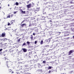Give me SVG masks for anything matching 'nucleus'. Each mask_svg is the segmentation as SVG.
<instances>
[{
  "instance_id": "9",
  "label": "nucleus",
  "mask_w": 74,
  "mask_h": 74,
  "mask_svg": "<svg viewBox=\"0 0 74 74\" xmlns=\"http://www.w3.org/2000/svg\"><path fill=\"white\" fill-rule=\"evenodd\" d=\"M22 49L23 50L24 52H27V49H26L23 48Z\"/></svg>"
},
{
  "instance_id": "26",
  "label": "nucleus",
  "mask_w": 74,
  "mask_h": 74,
  "mask_svg": "<svg viewBox=\"0 0 74 74\" xmlns=\"http://www.w3.org/2000/svg\"><path fill=\"white\" fill-rule=\"evenodd\" d=\"M43 63H46V61H43Z\"/></svg>"
},
{
  "instance_id": "52",
  "label": "nucleus",
  "mask_w": 74,
  "mask_h": 74,
  "mask_svg": "<svg viewBox=\"0 0 74 74\" xmlns=\"http://www.w3.org/2000/svg\"><path fill=\"white\" fill-rule=\"evenodd\" d=\"M30 1L32 0H30Z\"/></svg>"
},
{
  "instance_id": "27",
  "label": "nucleus",
  "mask_w": 74,
  "mask_h": 74,
  "mask_svg": "<svg viewBox=\"0 0 74 74\" xmlns=\"http://www.w3.org/2000/svg\"><path fill=\"white\" fill-rule=\"evenodd\" d=\"M10 16H11V18H12V16H14V15H13L12 14H11Z\"/></svg>"
},
{
  "instance_id": "45",
  "label": "nucleus",
  "mask_w": 74,
  "mask_h": 74,
  "mask_svg": "<svg viewBox=\"0 0 74 74\" xmlns=\"http://www.w3.org/2000/svg\"><path fill=\"white\" fill-rule=\"evenodd\" d=\"M23 30V31H24V29H22Z\"/></svg>"
},
{
  "instance_id": "7",
  "label": "nucleus",
  "mask_w": 74,
  "mask_h": 74,
  "mask_svg": "<svg viewBox=\"0 0 74 74\" xmlns=\"http://www.w3.org/2000/svg\"><path fill=\"white\" fill-rule=\"evenodd\" d=\"M1 36L2 37H4V36H5V33L4 32L2 33L1 34Z\"/></svg>"
},
{
  "instance_id": "31",
  "label": "nucleus",
  "mask_w": 74,
  "mask_h": 74,
  "mask_svg": "<svg viewBox=\"0 0 74 74\" xmlns=\"http://www.w3.org/2000/svg\"><path fill=\"white\" fill-rule=\"evenodd\" d=\"M48 46H49V45H46L45 46V47H48Z\"/></svg>"
},
{
  "instance_id": "36",
  "label": "nucleus",
  "mask_w": 74,
  "mask_h": 74,
  "mask_svg": "<svg viewBox=\"0 0 74 74\" xmlns=\"http://www.w3.org/2000/svg\"><path fill=\"white\" fill-rule=\"evenodd\" d=\"M1 8H1V6H0V10H1Z\"/></svg>"
},
{
  "instance_id": "41",
  "label": "nucleus",
  "mask_w": 74,
  "mask_h": 74,
  "mask_svg": "<svg viewBox=\"0 0 74 74\" xmlns=\"http://www.w3.org/2000/svg\"><path fill=\"white\" fill-rule=\"evenodd\" d=\"M72 72H73V71H71V73H72Z\"/></svg>"
},
{
  "instance_id": "29",
  "label": "nucleus",
  "mask_w": 74,
  "mask_h": 74,
  "mask_svg": "<svg viewBox=\"0 0 74 74\" xmlns=\"http://www.w3.org/2000/svg\"><path fill=\"white\" fill-rule=\"evenodd\" d=\"M35 44H37V41H35Z\"/></svg>"
},
{
  "instance_id": "4",
  "label": "nucleus",
  "mask_w": 74,
  "mask_h": 74,
  "mask_svg": "<svg viewBox=\"0 0 74 74\" xmlns=\"http://www.w3.org/2000/svg\"><path fill=\"white\" fill-rule=\"evenodd\" d=\"M73 51H74V50H70L68 53L69 55H71V53H73Z\"/></svg>"
},
{
  "instance_id": "19",
  "label": "nucleus",
  "mask_w": 74,
  "mask_h": 74,
  "mask_svg": "<svg viewBox=\"0 0 74 74\" xmlns=\"http://www.w3.org/2000/svg\"><path fill=\"white\" fill-rule=\"evenodd\" d=\"M27 44L28 45H30V42H29V41H27Z\"/></svg>"
},
{
  "instance_id": "14",
  "label": "nucleus",
  "mask_w": 74,
  "mask_h": 74,
  "mask_svg": "<svg viewBox=\"0 0 74 74\" xmlns=\"http://www.w3.org/2000/svg\"><path fill=\"white\" fill-rule=\"evenodd\" d=\"M52 69V66H49V67L48 68V70H50V69Z\"/></svg>"
},
{
  "instance_id": "6",
  "label": "nucleus",
  "mask_w": 74,
  "mask_h": 74,
  "mask_svg": "<svg viewBox=\"0 0 74 74\" xmlns=\"http://www.w3.org/2000/svg\"><path fill=\"white\" fill-rule=\"evenodd\" d=\"M26 26V23H24V24H22L21 25V27H24V26Z\"/></svg>"
},
{
  "instance_id": "42",
  "label": "nucleus",
  "mask_w": 74,
  "mask_h": 74,
  "mask_svg": "<svg viewBox=\"0 0 74 74\" xmlns=\"http://www.w3.org/2000/svg\"><path fill=\"white\" fill-rule=\"evenodd\" d=\"M73 37V39H74V36Z\"/></svg>"
},
{
  "instance_id": "43",
  "label": "nucleus",
  "mask_w": 74,
  "mask_h": 74,
  "mask_svg": "<svg viewBox=\"0 0 74 74\" xmlns=\"http://www.w3.org/2000/svg\"><path fill=\"white\" fill-rule=\"evenodd\" d=\"M59 33H60H60H61V32H59Z\"/></svg>"
},
{
  "instance_id": "17",
  "label": "nucleus",
  "mask_w": 74,
  "mask_h": 74,
  "mask_svg": "<svg viewBox=\"0 0 74 74\" xmlns=\"http://www.w3.org/2000/svg\"><path fill=\"white\" fill-rule=\"evenodd\" d=\"M37 71H38V72H41V69L38 70H37Z\"/></svg>"
},
{
  "instance_id": "38",
  "label": "nucleus",
  "mask_w": 74,
  "mask_h": 74,
  "mask_svg": "<svg viewBox=\"0 0 74 74\" xmlns=\"http://www.w3.org/2000/svg\"><path fill=\"white\" fill-rule=\"evenodd\" d=\"M16 12H14V14H16Z\"/></svg>"
},
{
  "instance_id": "33",
  "label": "nucleus",
  "mask_w": 74,
  "mask_h": 74,
  "mask_svg": "<svg viewBox=\"0 0 74 74\" xmlns=\"http://www.w3.org/2000/svg\"><path fill=\"white\" fill-rule=\"evenodd\" d=\"M30 26H32L31 25V24H30L29 25V27H30Z\"/></svg>"
},
{
  "instance_id": "32",
  "label": "nucleus",
  "mask_w": 74,
  "mask_h": 74,
  "mask_svg": "<svg viewBox=\"0 0 74 74\" xmlns=\"http://www.w3.org/2000/svg\"><path fill=\"white\" fill-rule=\"evenodd\" d=\"M33 35H34V36H35V33H33Z\"/></svg>"
},
{
  "instance_id": "25",
  "label": "nucleus",
  "mask_w": 74,
  "mask_h": 74,
  "mask_svg": "<svg viewBox=\"0 0 74 74\" xmlns=\"http://www.w3.org/2000/svg\"><path fill=\"white\" fill-rule=\"evenodd\" d=\"M10 18V15H9L7 16V18Z\"/></svg>"
},
{
  "instance_id": "12",
  "label": "nucleus",
  "mask_w": 74,
  "mask_h": 74,
  "mask_svg": "<svg viewBox=\"0 0 74 74\" xmlns=\"http://www.w3.org/2000/svg\"><path fill=\"white\" fill-rule=\"evenodd\" d=\"M30 38L32 40H33V35H30Z\"/></svg>"
},
{
  "instance_id": "24",
  "label": "nucleus",
  "mask_w": 74,
  "mask_h": 74,
  "mask_svg": "<svg viewBox=\"0 0 74 74\" xmlns=\"http://www.w3.org/2000/svg\"><path fill=\"white\" fill-rule=\"evenodd\" d=\"M18 4H19V3L18 2H16V5H18Z\"/></svg>"
},
{
  "instance_id": "23",
  "label": "nucleus",
  "mask_w": 74,
  "mask_h": 74,
  "mask_svg": "<svg viewBox=\"0 0 74 74\" xmlns=\"http://www.w3.org/2000/svg\"><path fill=\"white\" fill-rule=\"evenodd\" d=\"M26 45V43H25V42L22 45V47H23V46H24V45Z\"/></svg>"
},
{
  "instance_id": "8",
  "label": "nucleus",
  "mask_w": 74,
  "mask_h": 74,
  "mask_svg": "<svg viewBox=\"0 0 74 74\" xmlns=\"http://www.w3.org/2000/svg\"><path fill=\"white\" fill-rule=\"evenodd\" d=\"M27 8H31V4L29 3V4L27 5Z\"/></svg>"
},
{
  "instance_id": "39",
  "label": "nucleus",
  "mask_w": 74,
  "mask_h": 74,
  "mask_svg": "<svg viewBox=\"0 0 74 74\" xmlns=\"http://www.w3.org/2000/svg\"><path fill=\"white\" fill-rule=\"evenodd\" d=\"M29 1L27 2V4H29Z\"/></svg>"
},
{
  "instance_id": "30",
  "label": "nucleus",
  "mask_w": 74,
  "mask_h": 74,
  "mask_svg": "<svg viewBox=\"0 0 74 74\" xmlns=\"http://www.w3.org/2000/svg\"><path fill=\"white\" fill-rule=\"evenodd\" d=\"M10 43H12V41H10Z\"/></svg>"
},
{
  "instance_id": "2",
  "label": "nucleus",
  "mask_w": 74,
  "mask_h": 74,
  "mask_svg": "<svg viewBox=\"0 0 74 74\" xmlns=\"http://www.w3.org/2000/svg\"><path fill=\"white\" fill-rule=\"evenodd\" d=\"M19 10H20V12L23 14H26V11H23L21 9H20Z\"/></svg>"
},
{
  "instance_id": "49",
  "label": "nucleus",
  "mask_w": 74,
  "mask_h": 74,
  "mask_svg": "<svg viewBox=\"0 0 74 74\" xmlns=\"http://www.w3.org/2000/svg\"><path fill=\"white\" fill-rule=\"evenodd\" d=\"M27 69H29V68H27Z\"/></svg>"
},
{
  "instance_id": "13",
  "label": "nucleus",
  "mask_w": 74,
  "mask_h": 74,
  "mask_svg": "<svg viewBox=\"0 0 74 74\" xmlns=\"http://www.w3.org/2000/svg\"><path fill=\"white\" fill-rule=\"evenodd\" d=\"M31 6H32V7H33V6H34V3L33 2H32V4H31Z\"/></svg>"
},
{
  "instance_id": "44",
  "label": "nucleus",
  "mask_w": 74,
  "mask_h": 74,
  "mask_svg": "<svg viewBox=\"0 0 74 74\" xmlns=\"http://www.w3.org/2000/svg\"><path fill=\"white\" fill-rule=\"evenodd\" d=\"M12 73H14V72H13V71H12Z\"/></svg>"
},
{
  "instance_id": "34",
  "label": "nucleus",
  "mask_w": 74,
  "mask_h": 74,
  "mask_svg": "<svg viewBox=\"0 0 74 74\" xmlns=\"http://www.w3.org/2000/svg\"><path fill=\"white\" fill-rule=\"evenodd\" d=\"M2 50H3V49H0V52H1V51H2Z\"/></svg>"
},
{
  "instance_id": "35",
  "label": "nucleus",
  "mask_w": 74,
  "mask_h": 74,
  "mask_svg": "<svg viewBox=\"0 0 74 74\" xmlns=\"http://www.w3.org/2000/svg\"><path fill=\"white\" fill-rule=\"evenodd\" d=\"M25 74H31L29 73H25Z\"/></svg>"
},
{
  "instance_id": "15",
  "label": "nucleus",
  "mask_w": 74,
  "mask_h": 74,
  "mask_svg": "<svg viewBox=\"0 0 74 74\" xmlns=\"http://www.w3.org/2000/svg\"><path fill=\"white\" fill-rule=\"evenodd\" d=\"M2 40H3V41H6L7 40V39L6 38H4L2 39Z\"/></svg>"
},
{
  "instance_id": "51",
  "label": "nucleus",
  "mask_w": 74,
  "mask_h": 74,
  "mask_svg": "<svg viewBox=\"0 0 74 74\" xmlns=\"http://www.w3.org/2000/svg\"><path fill=\"white\" fill-rule=\"evenodd\" d=\"M69 35V34L68 35V36Z\"/></svg>"
},
{
  "instance_id": "22",
  "label": "nucleus",
  "mask_w": 74,
  "mask_h": 74,
  "mask_svg": "<svg viewBox=\"0 0 74 74\" xmlns=\"http://www.w3.org/2000/svg\"><path fill=\"white\" fill-rule=\"evenodd\" d=\"M20 40H21V38L17 40L18 42H20Z\"/></svg>"
},
{
  "instance_id": "37",
  "label": "nucleus",
  "mask_w": 74,
  "mask_h": 74,
  "mask_svg": "<svg viewBox=\"0 0 74 74\" xmlns=\"http://www.w3.org/2000/svg\"><path fill=\"white\" fill-rule=\"evenodd\" d=\"M49 22H52V21H51V20H50L49 21Z\"/></svg>"
},
{
  "instance_id": "21",
  "label": "nucleus",
  "mask_w": 74,
  "mask_h": 74,
  "mask_svg": "<svg viewBox=\"0 0 74 74\" xmlns=\"http://www.w3.org/2000/svg\"><path fill=\"white\" fill-rule=\"evenodd\" d=\"M9 29V27H8V28H6L4 30H9L10 29Z\"/></svg>"
},
{
  "instance_id": "40",
  "label": "nucleus",
  "mask_w": 74,
  "mask_h": 74,
  "mask_svg": "<svg viewBox=\"0 0 74 74\" xmlns=\"http://www.w3.org/2000/svg\"><path fill=\"white\" fill-rule=\"evenodd\" d=\"M8 7H10V4H8Z\"/></svg>"
},
{
  "instance_id": "46",
  "label": "nucleus",
  "mask_w": 74,
  "mask_h": 74,
  "mask_svg": "<svg viewBox=\"0 0 74 74\" xmlns=\"http://www.w3.org/2000/svg\"><path fill=\"white\" fill-rule=\"evenodd\" d=\"M69 37H68L67 38H68V39H69Z\"/></svg>"
},
{
  "instance_id": "16",
  "label": "nucleus",
  "mask_w": 74,
  "mask_h": 74,
  "mask_svg": "<svg viewBox=\"0 0 74 74\" xmlns=\"http://www.w3.org/2000/svg\"><path fill=\"white\" fill-rule=\"evenodd\" d=\"M42 44H43V40H42L40 41V44L42 45Z\"/></svg>"
},
{
  "instance_id": "5",
  "label": "nucleus",
  "mask_w": 74,
  "mask_h": 74,
  "mask_svg": "<svg viewBox=\"0 0 74 74\" xmlns=\"http://www.w3.org/2000/svg\"><path fill=\"white\" fill-rule=\"evenodd\" d=\"M18 61V63H21V61H22V60L21 59V58H19L17 59Z\"/></svg>"
},
{
  "instance_id": "47",
  "label": "nucleus",
  "mask_w": 74,
  "mask_h": 74,
  "mask_svg": "<svg viewBox=\"0 0 74 74\" xmlns=\"http://www.w3.org/2000/svg\"><path fill=\"white\" fill-rule=\"evenodd\" d=\"M33 29H35V28L34 27V28H33Z\"/></svg>"
},
{
  "instance_id": "20",
  "label": "nucleus",
  "mask_w": 74,
  "mask_h": 74,
  "mask_svg": "<svg viewBox=\"0 0 74 74\" xmlns=\"http://www.w3.org/2000/svg\"><path fill=\"white\" fill-rule=\"evenodd\" d=\"M25 22V20H23V21H22L21 23V24H22L23 23V22Z\"/></svg>"
},
{
  "instance_id": "3",
  "label": "nucleus",
  "mask_w": 74,
  "mask_h": 74,
  "mask_svg": "<svg viewBox=\"0 0 74 74\" xmlns=\"http://www.w3.org/2000/svg\"><path fill=\"white\" fill-rule=\"evenodd\" d=\"M40 10V9L38 8H37L35 10H34V12L35 13H37L38 12V11Z\"/></svg>"
},
{
  "instance_id": "1",
  "label": "nucleus",
  "mask_w": 74,
  "mask_h": 74,
  "mask_svg": "<svg viewBox=\"0 0 74 74\" xmlns=\"http://www.w3.org/2000/svg\"><path fill=\"white\" fill-rule=\"evenodd\" d=\"M5 64L7 66L8 68H9V67H10V66H8L9 65H11V64H10V63H11V62H10V60L6 57H5Z\"/></svg>"
},
{
  "instance_id": "18",
  "label": "nucleus",
  "mask_w": 74,
  "mask_h": 74,
  "mask_svg": "<svg viewBox=\"0 0 74 74\" xmlns=\"http://www.w3.org/2000/svg\"><path fill=\"white\" fill-rule=\"evenodd\" d=\"M71 26H74V23H71Z\"/></svg>"
},
{
  "instance_id": "10",
  "label": "nucleus",
  "mask_w": 74,
  "mask_h": 74,
  "mask_svg": "<svg viewBox=\"0 0 74 74\" xmlns=\"http://www.w3.org/2000/svg\"><path fill=\"white\" fill-rule=\"evenodd\" d=\"M30 12L29 11H27L26 13V14H27L28 15H30Z\"/></svg>"
},
{
  "instance_id": "28",
  "label": "nucleus",
  "mask_w": 74,
  "mask_h": 74,
  "mask_svg": "<svg viewBox=\"0 0 74 74\" xmlns=\"http://www.w3.org/2000/svg\"><path fill=\"white\" fill-rule=\"evenodd\" d=\"M51 70H50L49 71V73H51Z\"/></svg>"
},
{
  "instance_id": "50",
  "label": "nucleus",
  "mask_w": 74,
  "mask_h": 74,
  "mask_svg": "<svg viewBox=\"0 0 74 74\" xmlns=\"http://www.w3.org/2000/svg\"><path fill=\"white\" fill-rule=\"evenodd\" d=\"M1 4V3H0V5Z\"/></svg>"
},
{
  "instance_id": "48",
  "label": "nucleus",
  "mask_w": 74,
  "mask_h": 74,
  "mask_svg": "<svg viewBox=\"0 0 74 74\" xmlns=\"http://www.w3.org/2000/svg\"><path fill=\"white\" fill-rule=\"evenodd\" d=\"M62 74H64V73H62Z\"/></svg>"
},
{
  "instance_id": "11",
  "label": "nucleus",
  "mask_w": 74,
  "mask_h": 74,
  "mask_svg": "<svg viewBox=\"0 0 74 74\" xmlns=\"http://www.w3.org/2000/svg\"><path fill=\"white\" fill-rule=\"evenodd\" d=\"M11 24L9 23H8V26H10V25H12V23H13L12 22V21H11Z\"/></svg>"
}]
</instances>
